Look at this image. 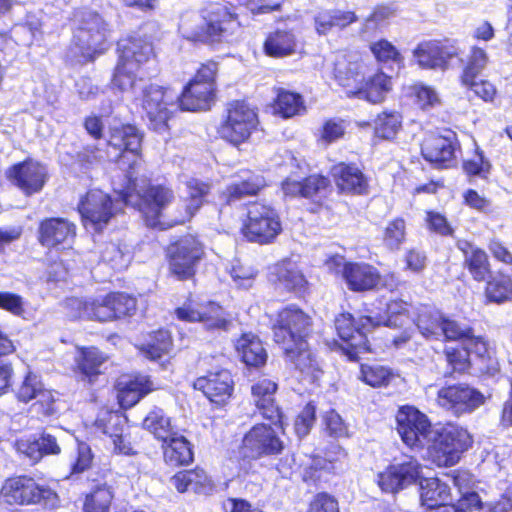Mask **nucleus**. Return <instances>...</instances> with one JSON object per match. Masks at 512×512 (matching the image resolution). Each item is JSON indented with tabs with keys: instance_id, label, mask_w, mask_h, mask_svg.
Instances as JSON below:
<instances>
[{
	"instance_id": "a878e982",
	"label": "nucleus",
	"mask_w": 512,
	"mask_h": 512,
	"mask_svg": "<svg viewBox=\"0 0 512 512\" xmlns=\"http://www.w3.org/2000/svg\"><path fill=\"white\" fill-rule=\"evenodd\" d=\"M77 235V225L65 217H45L37 227V242L48 250L71 247Z\"/></svg>"
},
{
	"instance_id": "7ed1b4c3",
	"label": "nucleus",
	"mask_w": 512,
	"mask_h": 512,
	"mask_svg": "<svg viewBox=\"0 0 512 512\" xmlns=\"http://www.w3.org/2000/svg\"><path fill=\"white\" fill-rule=\"evenodd\" d=\"M331 73L347 98L364 100L374 105L384 102L393 87L392 77L382 69L367 75L363 60L348 50L335 53Z\"/></svg>"
},
{
	"instance_id": "e2e57ef3",
	"label": "nucleus",
	"mask_w": 512,
	"mask_h": 512,
	"mask_svg": "<svg viewBox=\"0 0 512 512\" xmlns=\"http://www.w3.org/2000/svg\"><path fill=\"white\" fill-rule=\"evenodd\" d=\"M369 50L378 63L403 65L404 57L401 52L387 39L381 38L372 42Z\"/></svg>"
},
{
	"instance_id": "473e14b6",
	"label": "nucleus",
	"mask_w": 512,
	"mask_h": 512,
	"mask_svg": "<svg viewBox=\"0 0 512 512\" xmlns=\"http://www.w3.org/2000/svg\"><path fill=\"white\" fill-rule=\"evenodd\" d=\"M456 248L462 254V268L476 282H483L492 273V266L487 252L467 239H458Z\"/></svg>"
},
{
	"instance_id": "c9c22d12",
	"label": "nucleus",
	"mask_w": 512,
	"mask_h": 512,
	"mask_svg": "<svg viewBox=\"0 0 512 512\" xmlns=\"http://www.w3.org/2000/svg\"><path fill=\"white\" fill-rule=\"evenodd\" d=\"M298 38L292 28L276 27L266 33L262 52L269 58L282 59L297 53Z\"/></svg>"
},
{
	"instance_id": "a211bd4d",
	"label": "nucleus",
	"mask_w": 512,
	"mask_h": 512,
	"mask_svg": "<svg viewBox=\"0 0 512 512\" xmlns=\"http://www.w3.org/2000/svg\"><path fill=\"white\" fill-rule=\"evenodd\" d=\"M326 264L333 269L341 268V277L351 292L365 293L379 289L381 272L371 263L342 261L341 256L333 255Z\"/></svg>"
},
{
	"instance_id": "49530a36",
	"label": "nucleus",
	"mask_w": 512,
	"mask_h": 512,
	"mask_svg": "<svg viewBox=\"0 0 512 512\" xmlns=\"http://www.w3.org/2000/svg\"><path fill=\"white\" fill-rule=\"evenodd\" d=\"M198 323L203 324L206 331H228L232 325L230 313L217 301L200 302Z\"/></svg>"
},
{
	"instance_id": "37998d69",
	"label": "nucleus",
	"mask_w": 512,
	"mask_h": 512,
	"mask_svg": "<svg viewBox=\"0 0 512 512\" xmlns=\"http://www.w3.org/2000/svg\"><path fill=\"white\" fill-rule=\"evenodd\" d=\"M161 450L164 463L170 467L188 466L194 461L192 443L179 433L163 442Z\"/></svg>"
},
{
	"instance_id": "338daca9",
	"label": "nucleus",
	"mask_w": 512,
	"mask_h": 512,
	"mask_svg": "<svg viewBox=\"0 0 512 512\" xmlns=\"http://www.w3.org/2000/svg\"><path fill=\"white\" fill-rule=\"evenodd\" d=\"M311 462L306 465L301 472L302 481L308 486L319 487L323 483H327V469L323 466L320 455L313 454L310 456Z\"/></svg>"
},
{
	"instance_id": "6ab92c4d",
	"label": "nucleus",
	"mask_w": 512,
	"mask_h": 512,
	"mask_svg": "<svg viewBox=\"0 0 512 512\" xmlns=\"http://www.w3.org/2000/svg\"><path fill=\"white\" fill-rule=\"evenodd\" d=\"M268 282L274 290L293 295L298 299L311 293V283L302 267L290 258L276 262L268 272Z\"/></svg>"
},
{
	"instance_id": "bf43d9fd",
	"label": "nucleus",
	"mask_w": 512,
	"mask_h": 512,
	"mask_svg": "<svg viewBox=\"0 0 512 512\" xmlns=\"http://www.w3.org/2000/svg\"><path fill=\"white\" fill-rule=\"evenodd\" d=\"M143 425L161 444L175 433L172 431L170 418L160 409L150 411L145 417Z\"/></svg>"
},
{
	"instance_id": "9b49d317",
	"label": "nucleus",
	"mask_w": 512,
	"mask_h": 512,
	"mask_svg": "<svg viewBox=\"0 0 512 512\" xmlns=\"http://www.w3.org/2000/svg\"><path fill=\"white\" fill-rule=\"evenodd\" d=\"M382 322L369 315H360L355 318L350 312L343 311L334 319L335 331L343 342L341 353L351 362H358L361 354L371 353L372 348L367 333Z\"/></svg>"
},
{
	"instance_id": "2f4dec72",
	"label": "nucleus",
	"mask_w": 512,
	"mask_h": 512,
	"mask_svg": "<svg viewBox=\"0 0 512 512\" xmlns=\"http://www.w3.org/2000/svg\"><path fill=\"white\" fill-rule=\"evenodd\" d=\"M143 133L135 124L121 123L111 127L106 139L108 148L113 149L118 157L131 154L136 158H142Z\"/></svg>"
},
{
	"instance_id": "412c9836",
	"label": "nucleus",
	"mask_w": 512,
	"mask_h": 512,
	"mask_svg": "<svg viewBox=\"0 0 512 512\" xmlns=\"http://www.w3.org/2000/svg\"><path fill=\"white\" fill-rule=\"evenodd\" d=\"M77 211L82 224L96 231H102L116 215L113 198L100 189L87 190L79 200Z\"/></svg>"
},
{
	"instance_id": "2eb2a0df",
	"label": "nucleus",
	"mask_w": 512,
	"mask_h": 512,
	"mask_svg": "<svg viewBox=\"0 0 512 512\" xmlns=\"http://www.w3.org/2000/svg\"><path fill=\"white\" fill-rule=\"evenodd\" d=\"M240 27L238 14L224 4L214 5L204 17V22L192 32L191 39L206 44L221 43Z\"/></svg>"
},
{
	"instance_id": "4be33fe9",
	"label": "nucleus",
	"mask_w": 512,
	"mask_h": 512,
	"mask_svg": "<svg viewBox=\"0 0 512 512\" xmlns=\"http://www.w3.org/2000/svg\"><path fill=\"white\" fill-rule=\"evenodd\" d=\"M5 175L26 197L40 193L49 179L46 165L29 157L9 166Z\"/></svg>"
},
{
	"instance_id": "6e6552de",
	"label": "nucleus",
	"mask_w": 512,
	"mask_h": 512,
	"mask_svg": "<svg viewBox=\"0 0 512 512\" xmlns=\"http://www.w3.org/2000/svg\"><path fill=\"white\" fill-rule=\"evenodd\" d=\"M259 124L258 108L245 99H234L225 104L216 134L226 144L239 148L249 142Z\"/></svg>"
},
{
	"instance_id": "f8f14e48",
	"label": "nucleus",
	"mask_w": 512,
	"mask_h": 512,
	"mask_svg": "<svg viewBox=\"0 0 512 512\" xmlns=\"http://www.w3.org/2000/svg\"><path fill=\"white\" fill-rule=\"evenodd\" d=\"M168 274L177 281H195L198 268L206 256L205 246L192 234L171 241L164 250Z\"/></svg>"
},
{
	"instance_id": "9d476101",
	"label": "nucleus",
	"mask_w": 512,
	"mask_h": 512,
	"mask_svg": "<svg viewBox=\"0 0 512 512\" xmlns=\"http://www.w3.org/2000/svg\"><path fill=\"white\" fill-rule=\"evenodd\" d=\"M140 107L149 130L167 133L170 121L179 110V95L170 85L150 83L141 91Z\"/></svg>"
},
{
	"instance_id": "20e7f679",
	"label": "nucleus",
	"mask_w": 512,
	"mask_h": 512,
	"mask_svg": "<svg viewBox=\"0 0 512 512\" xmlns=\"http://www.w3.org/2000/svg\"><path fill=\"white\" fill-rule=\"evenodd\" d=\"M114 192L125 206L140 213L147 227L167 230L179 225L174 223L178 221L177 214L168 213L175 200L174 190L170 186L151 181L139 186L137 178L127 174L122 186Z\"/></svg>"
},
{
	"instance_id": "69168bd1",
	"label": "nucleus",
	"mask_w": 512,
	"mask_h": 512,
	"mask_svg": "<svg viewBox=\"0 0 512 512\" xmlns=\"http://www.w3.org/2000/svg\"><path fill=\"white\" fill-rule=\"evenodd\" d=\"M460 85L474 97L485 103H493L498 97V90L493 82L488 79L474 78Z\"/></svg>"
},
{
	"instance_id": "4468645a",
	"label": "nucleus",
	"mask_w": 512,
	"mask_h": 512,
	"mask_svg": "<svg viewBox=\"0 0 512 512\" xmlns=\"http://www.w3.org/2000/svg\"><path fill=\"white\" fill-rule=\"evenodd\" d=\"M485 401L483 392L467 382H446L435 396L437 407L456 418L473 413Z\"/></svg>"
},
{
	"instance_id": "e433bc0d",
	"label": "nucleus",
	"mask_w": 512,
	"mask_h": 512,
	"mask_svg": "<svg viewBox=\"0 0 512 512\" xmlns=\"http://www.w3.org/2000/svg\"><path fill=\"white\" fill-rule=\"evenodd\" d=\"M186 197L183 200V208L178 211V221L183 225L189 222L207 202V197L211 193L212 185L208 181L197 178H191L186 183Z\"/></svg>"
},
{
	"instance_id": "ea45409f",
	"label": "nucleus",
	"mask_w": 512,
	"mask_h": 512,
	"mask_svg": "<svg viewBox=\"0 0 512 512\" xmlns=\"http://www.w3.org/2000/svg\"><path fill=\"white\" fill-rule=\"evenodd\" d=\"M235 350L241 362L250 368H262L268 360V352L263 341L253 332H243L236 339Z\"/></svg>"
},
{
	"instance_id": "774afa93",
	"label": "nucleus",
	"mask_w": 512,
	"mask_h": 512,
	"mask_svg": "<svg viewBox=\"0 0 512 512\" xmlns=\"http://www.w3.org/2000/svg\"><path fill=\"white\" fill-rule=\"evenodd\" d=\"M317 420V407L313 401L307 402L294 418V432L299 438L306 437Z\"/></svg>"
},
{
	"instance_id": "ddd939ff",
	"label": "nucleus",
	"mask_w": 512,
	"mask_h": 512,
	"mask_svg": "<svg viewBox=\"0 0 512 512\" xmlns=\"http://www.w3.org/2000/svg\"><path fill=\"white\" fill-rule=\"evenodd\" d=\"M282 230L280 215L273 206L258 200L246 204L239 232L247 242L258 245L272 244Z\"/></svg>"
},
{
	"instance_id": "0e129e2a",
	"label": "nucleus",
	"mask_w": 512,
	"mask_h": 512,
	"mask_svg": "<svg viewBox=\"0 0 512 512\" xmlns=\"http://www.w3.org/2000/svg\"><path fill=\"white\" fill-rule=\"evenodd\" d=\"M94 460V454L90 447L85 442H79L76 447V455L70 464L68 474L64 477L65 480H75L79 475L88 471Z\"/></svg>"
},
{
	"instance_id": "a19ab883",
	"label": "nucleus",
	"mask_w": 512,
	"mask_h": 512,
	"mask_svg": "<svg viewBox=\"0 0 512 512\" xmlns=\"http://www.w3.org/2000/svg\"><path fill=\"white\" fill-rule=\"evenodd\" d=\"M94 425L98 430L111 439L115 454L124 456H133L137 454V451L133 449L131 442L124 434V426L119 416L108 412L103 417H98L95 420Z\"/></svg>"
},
{
	"instance_id": "c03bdc74",
	"label": "nucleus",
	"mask_w": 512,
	"mask_h": 512,
	"mask_svg": "<svg viewBox=\"0 0 512 512\" xmlns=\"http://www.w3.org/2000/svg\"><path fill=\"white\" fill-rule=\"evenodd\" d=\"M452 489L437 476L423 477L419 481V500L425 512L436 505L451 500Z\"/></svg>"
},
{
	"instance_id": "aec40b11",
	"label": "nucleus",
	"mask_w": 512,
	"mask_h": 512,
	"mask_svg": "<svg viewBox=\"0 0 512 512\" xmlns=\"http://www.w3.org/2000/svg\"><path fill=\"white\" fill-rule=\"evenodd\" d=\"M421 474V463L414 456L406 455L402 461H394L379 472L376 482L383 493L396 495L416 484Z\"/></svg>"
},
{
	"instance_id": "6e6d98bb",
	"label": "nucleus",
	"mask_w": 512,
	"mask_h": 512,
	"mask_svg": "<svg viewBox=\"0 0 512 512\" xmlns=\"http://www.w3.org/2000/svg\"><path fill=\"white\" fill-rule=\"evenodd\" d=\"M489 62V56L484 48L474 45L463 63L459 75V83L479 77Z\"/></svg>"
},
{
	"instance_id": "3c124183",
	"label": "nucleus",
	"mask_w": 512,
	"mask_h": 512,
	"mask_svg": "<svg viewBox=\"0 0 512 512\" xmlns=\"http://www.w3.org/2000/svg\"><path fill=\"white\" fill-rule=\"evenodd\" d=\"M356 21L353 11L326 10L315 15L314 27L318 35L325 36L334 28L344 29Z\"/></svg>"
},
{
	"instance_id": "cd10ccee",
	"label": "nucleus",
	"mask_w": 512,
	"mask_h": 512,
	"mask_svg": "<svg viewBox=\"0 0 512 512\" xmlns=\"http://www.w3.org/2000/svg\"><path fill=\"white\" fill-rule=\"evenodd\" d=\"M155 390L152 377L141 372L128 374L114 384L117 404L123 410L131 409Z\"/></svg>"
},
{
	"instance_id": "58836bf2",
	"label": "nucleus",
	"mask_w": 512,
	"mask_h": 512,
	"mask_svg": "<svg viewBox=\"0 0 512 512\" xmlns=\"http://www.w3.org/2000/svg\"><path fill=\"white\" fill-rule=\"evenodd\" d=\"M371 125L374 142H394L403 131L404 116L399 110L385 108L375 115Z\"/></svg>"
},
{
	"instance_id": "bb28decb",
	"label": "nucleus",
	"mask_w": 512,
	"mask_h": 512,
	"mask_svg": "<svg viewBox=\"0 0 512 512\" xmlns=\"http://www.w3.org/2000/svg\"><path fill=\"white\" fill-rule=\"evenodd\" d=\"M233 177L234 180L219 192L221 207H230L244 198L255 197L266 186L263 176L248 168L239 169Z\"/></svg>"
},
{
	"instance_id": "79ce46f5",
	"label": "nucleus",
	"mask_w": 512,
	"mask_h": 512,
	"mask_svg": "<svg viewBox=\"0 0 512 512\" xmlns=\"http://www.w3.org/2000/svg\"><path fill=\"white\" fill-rule=\"evenodd\" d=\"M17 446L32 464L39 463L46 456H57L62 451L57 438L45 431L39 433L37 437L18 441Z\"/></svg>"
},
{
	"instance_id": "b1692460",
	"label": "nucleus",
	"mask_w": 512,
	"mask_h": 512,
	"mask_svg": "<svg viewBox=\"0 0 512 512\" xmlns=\"http://www.w3.org/2000/svg\"><path fill=\"white\" fill-rule=\"evenodd\" d=\"M273 427L265 423H256L245 433L242 449L246 456L257 460L266 456H277L284 451L285 444Z\"/></svg>"
},
{
	"instance_id": "f704fd0d",
	"label": "nucleus",
	"mask_w": 512,
	"mask_h": 512,
	"mask_svg": "<svg viewBox=\"0 0 512 512\" xmlns=\"http://www.w3.org/2000/svg\"><path fill=\"white\" fill-rule=\"evenodd\" d=\"M330 179L321 173L306 175L300 180L290 177L281 182V190L286 197L312 200L330 189Z\"/></svg>"
},
{
	"instance_id": "5701e85b",
	"label": "nucleus",
	"mask_w": 512,
	"mask_h": 512,
	"mask_svg": "<svg viewBox=\"0 0 512 512\" xmlns=\"http://www.w3.org/2000/svg\"><path fill=\"white\" fill-rule=\"evenodd\" d=\"M461 145L457 134L446 129L443 133H430L421 144V155L438 169H448L454 166L456 153Z\"/></svg>"
},
{
	"instance_id": "13d9d810",
	"label": "nucleus",
	"mask_w": 512,
	"mask_h": 512,
	"mask_svg": "<svg viewBox=\"0 0 512 512\" xmlns=\"http://www.w3.org/2000/svg\"><path fill=\"white\" fill-rule=\"evenodd\" d=\"M60 398L58 392L44 388L35 401L31 404L30 410L38 420H46L55 417L59 413Z\"/></svg>"
},
{
	"instance_id": "5fc2aeb1",
	"label": "nucleus",
	"mask_w": 512,
	"mask_h": 512,
	"mask_svg": "<svg viewBox=\"0 0 512 512\" xmlns=\"http://www.w3.org/2000/svg\"><path fill=\"white\" fill-rule=\"evenodd\" d=\"M407 239V223L402 216L389 220L381 235L383 246L390 252L399 251Z\"/></svg>"
},
{
	"instance_id": "7c9ffc66",
	"label": "nucleus",
	"mask_w": 512,
	"mask_h": 512,
	"mask_svg": "<svg viewBox=\"0 0 512 512\" xmlns=\"http://www.w3.org/2000/svg\"><path fill=\"white\" fill-rule=\"evenodd\" d=\"M218 86L189 79L179 95V111H208L217 99Z\"/></svg>"
},
{
	"instance_id": "c756f323",
	"label": "nucleus",
	"mask_w": 512,
	"mask_h": 512,
	"mask_svg": "<svg viewBox=\"0 0 512 512\" xmlns=\"http://www.w3.org/2000/svg\"><path fill=\"white\" fill-rule=\"evenodd\" d=\"M90 488L83 493L82 512H113L115 489L106 479L105 472L88 477Z\"/></svg>"
},
{
	"instance_id": "393cba45",
	"label": "nucleus",
	"mask_w": 512,
	"mask_h": 512,
	"mask_svg": "<svg viewBox=\"0 0 512 512\" xmlns=\"http://www.w3.org/2000/svg\"><path fill=\"white\" fill-rule=\"evenodd\" d=\"M337 193L346 196H367L370 193V178L355 162L339 161L329 169Z\"/></svg>"
},
{
	"instance_id": "680f3d73",
	"label": "nucleus",
	"mask_w": 512,
	"mask_h": 512,
	"mask_svg": "<svg viewBox=\"0 0 512 512\" xmlns=\"http://www.w3.org/2000/svg\"><path fill=\"white\" fill-rule=\"evenodd\" d=\"M320 459L328 474L336 475L347 466L348 452L343 446L331 443L324 448L323 456H320Z\"/></svg>"
},
{
	"instance_id": "c85d7f7f",
	"label": "nucleus",
	"mask_w": 512,
	"mask_h": 512,
	"mask_svg": "<svg viewBox=\"0 0 512 512\" xmlns=\"http://www.w3.org/2000/svg\"><path fill=\"white\" fill-rule=\"evenodd\" d=\"M109 360V355L97 346H77L72 371L79 381L93 386L104 374L102 366Z\"/></svg>"
},
{
	"instance_id": "8fccbe9b",
	"label": "nucleus",
	"mask_w": 512,
	"mask_h": 512,
	"mask_svg": "<svg viewBox=\"0 0 512 512\" xmlns=\"http://www.w3.org/2000/svg\"><path fill=\"white\" fill-rule=\"evenodd\" d=\"M171 483L176 491L181 494L189 490L199 493L211 485L206 471L198 466L192 469L177 471L171 477Z\"/></svg>"
},
{
	"instance_id": "f3484780",
	"label": "nucleus",
	"mask_w": 512,
	"mask_h": 512,
	"mask_svg": "<svg viewBox=\"0 0 512 512\" xmlns=\"http://www.w3.org/2000/svg\"><path fill=\"white\" fill-rule=\"evenodd\" d=\"M415 63L424 70L446 71L453 60L462 62L461 50L449 38L423 40L412 51Z\"/></svg>"
},
{
	"instance_id": "423d86ee",
	"label": "nucleus",
	"mask_w": 512,
	"mask_h": 512,
	"mask_svg": "<svg viewBox=\"0 0 512 512\" xmlns=\"http://www.w3.org/2000/svg\"><path fill=\"white\" fill-rule=\"evenodd\" d=\"M0 502L7 506L40 505L54 510L60 506V497L49 485L39 483L32 475L13 474L2 482Z\"/></svg>"
},
{
	"instance_id": "a18cd8bd",
	"label": "nucleus",
	"mask_w": 512,
	"mask_h": 512,
	"mask_svg": "<svg viewBox=\"0 0 512 512\" xmlns=\"http://www.w3.org/2000/svg\"><path fill=\"white\" fill-rule=\"evenodd\" d=\"M483 303L501 305L512 301V276L498 271L484 281Z\"/></svg>"
},
{
	"instance_id": "864d4df0",
	"label": "nucleus",
	"mask_w": 512,
	"mask_h": 512,
	"mask_svg": "<svg viewBox=\"0 0 512 512\" xmlns=\"http://www.w3.org/2000/svg\"><path fill=\"white\" fill-rule=\"evenodd\" d=\"M444 315L428 305H421L414 318V323L421 335L426 339H436L439 335Z\"/></svg>"
},
{
	"instance_id": "603ef678",
	"label": "nucleus",
	"mask_w": 512,
	"mask_h": 512,
	"mask_svg": "<svg viewBox=\"0 0 512 512\" xmlns=\"http://www.w3.org/2000/svg\"><path fill=\"white\" fill-rule=\"evenodd\" d=\"M461 168L467 181L471 183L476 179L488 181L493 165L485 156L483 150L477 147L471 157L462 160Z\"/></svg>"
},
{
	"instance_id": "4c0bfd02",
	"label": "nucleus",
	"mask_w": 512,
	"mask_h": 512,
	"mask_svg": "<svg viewBox=\"0 0 512 512\" xmlns=\"http://www.w3.org/2000/svg\"><path fill=\"white\" fill-rule=\"evenodd\" d=\"M273 93L270 106L275 116L286 120L307 112L305 98L300 92L285 87H274Z\"/></svg>"
},
{
	"instance_id": "052dcab7",
	"label": "nucleus",
	"mask_w": 512,
	"mask_h": 512,
	"mask_svg": "<svg viewBox=\"0 0 512 512\" xmlns=\"http://www.w3.org/2000/svg\"><path fill=\"white\" fill-rule=\"evenodd\" d=\"M322 429L326 436L335 440L351 437L349 425L335 409H329L322 415Z\"/></svg>"
},
{
	"instance_id": "0eeeda50",
	"label": "nucleus",
	"mask_w": 512,
	"mask_h": 512,
	"mask_svg": "<svg viewBox=\"0 0 512 512\" xmlns=\"http://www.w3.org/2000/svg\"><path fill=\"white\" fill-rule=\"evenodd\" d=\"M111 28L104 17L96 11L83 14L73 38L74 57L85 65L95 62L111 48Z\"/></svg>"
},
{
	"instance_id": "f03ea898",
	"label": "nucleus",
	"mask_w": 512,
	"mask_h": 512,
	"mask_svg": "<svg viewBox=\"0 0 512 512\" xmlns=\"http://www.w3.org/2000/svg\"><path fill=\"white\" fill-rule=\"evenodd\" d=\"M271 330L274 343L295 369L304 372L314 367L315 357L308 343L313 331L311 315L297 304H287L276 311Z\"/></svg>"
},
{
	"instance_id": "39448f33",
	"label": "nucleus",
	"mask_w": 512,
	"mask_h": 512,
	"mask_svg": "<svg viewBox=\"0 0 512 512\" xmlns=\"http://www.w3.org/2000/svg\"><path fill=\"white\" fill-rule=\"evenodd\" d=\"M116 62L109 86L112 90L127 92L150 76L151 66L157 62L153 44L145 37L127 35L116 41Z\"/></svg>"
},
{
	"instance_id": "1a4fd4ad",
	"label": "nucleus",
	"mask_w": 512,
	"mask_h": 512,
	"mask_svg": "<svg viewBox=\"0 0 512 512\" xmlns=\"http://www.w3.org/2000/svg\"><path fill=\"white\" fill-rule=\"evenodd\" d=\"M138 310L136 295L113 290L104 295L78 300L77 317L99 323L115 322L133 317Z\"/></svg>"
},
{
	"instance_id": "72a5a7b5",
	"label": "nucleus",
	"mask_w": 512,
	"mask_h": 512,
	"mask_svg": "<svg viewBox=\"0 0 512 512\" xmlns=\"http://www.w3.org/2000/svg\"><path fill=\"white\" fill-rule=\"evenodd\" d=\"M440 330L445 341L467 343L471 345V350L477 357H489L488 340L482 335H476L472 326L462 327L456 320L444 316Z\"/></svg>"
},
{
	"instance_id": "de8ad7c7",
	"label": "nucleus",
	"mask_w": 512,
	"mask_h": 512,
	"mask_svg": "<svg viewBox=\"0 0 512 512\" xmlns=\"http://www.w3.org/2000/svg\"><path fill=\"white\" fill-rule=\"evenodd\" d=\"M173 348V335L167 328L160 327L149 333L148 341L138 347L140 354L150 361H159Z\"/></svg>"
},
{
	"instance_id": "4d7b16f0",
	"label": "nucleus",
	"mask_w": 512,
	"mask_h": 512,
	"mask_svg": "<svg viewBox=\"0 0 512 512\" xmlns=\"http://www.w3.org/2000/svg\"><path fill=\"white\" fill-rule=\"evenodd\" d=\"M359 368V379L373 388L387 387L394 377L392 369L384 365L362 363Z\"/></svg>"
},
{
	"instance_id": "f257e3e1",
	"label": "nucleus",
	"mask_w": 512,
	"mask_h": 512,
	"mask_svg": "<svg viewBox=\"0 0 512 512\" xmlns=\"http://www.w3.org/2000/svg\"><path fill=\"white\" fill-rule=\"evenodd\" d=\"M395 429L402 443L412 451L426 449V460L437 468L455 466L473 445L468 429L447 421L433 432L429 416L414 405L398 407Z\"/></svg>"
},
{
	"instance_id": "dca6fc26",
	"label": "nucleus",
	"mask_w": 512,
	"mask_h": 512,
	"mask_svg": "<svg viewBox=\"0 0 512 512\" xmlns=\"http://www.w3.org/2000/svg\"><path fill=\"white\" fill-rule=\"evenodd\" d=\"M192 388L200 392L214 410H227L234 398L235 381L230 370L219 368L198 376Z\"/></svg>"
},
{
	"instance_id": "09e8293b",
	"label": "nucleus",
	"mask_w": 512,
	"mask_h": 512,
	"mask_svg": "<svg viewBox=\"0 0 512 512\" xmlns=\"http://www.w3.org/2000/svg\"><path fill=\"white\" fill-rule=\"evenodd\" d=\"M472 350L471 345L459 343L456 345L445 346L442 350L449 376H462L469 374L472 368L470 358Z\"/></svg>"
}]
</instances>
